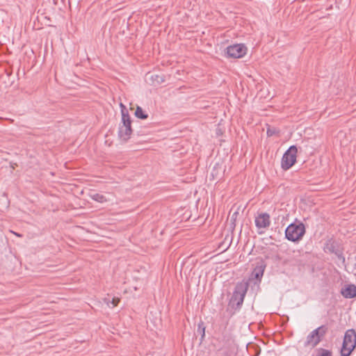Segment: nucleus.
Wrapping results in <instances>:
<instances>
[{"label": "nucleus", "mask_w": 356, "mask_h": 356, "mask_svg": "<svg viewBox=\"0 0 356 356\" xmlns=\"http://www.w3.org/2000/svg\"><path fill=\"white\" fill-rule=\"evenodd\" d=\"M298 149L296 145H291L283 154L281 167L284 170L290 169L296 162Z\"/></svg>", "instance_id": "6"}, {"label": "nucleus", "mask_w": 356, "mask_h": 356, "mask_svg": "<svg viewBox=\"0 0 356 356\" xmlns=\"http://www.w3.org/2000/svg\"><path fill=\"white\" fill-rule=\"evenodd\" d=\"M247 50L244 44H235L228 46L225 49V54L227 58H240L246 54Z\"/></svg>", "instance_id": "8"}, {"label": "nucleus", "mask_w": 356, "mask_h": 356, "mask_svg": "<svg viewBox=\"0 0 356 356\" xmlns=\"http://www.w3.org/2000/svg\"><path fill=\"white\" fill-rule=\"evenodd\" d=\"M270 217L268 213H261L255 217V225L258 229H265L270 225Z\"/></svg>", "instance_id": "9"}, {"label": "nucleus", "mask_w": 356, "mask_h": 356, "mask_svg": "<svg viewBox=\"0 0 356 356\" xmlns=\"http://www.w3.org/2000/svg\"><path fill=\"white\" fill-rule=\"evenodd\" d=\"M13 234H15V235H17V236H21V235H20V234H17V233H15V232H13Z\"/></svg>", "instance_id": "21"}, {"label": "nucleus", "mask_w": 356, "mask_h": 356, "mask_svg": "<svg viewBox=\"0 0 356 356\" xmlns=\"http://www.w3.org/2000/svg\"><path fill=\"white\" fill-rule=\"evenodd\" d=\"M305 232V226L302 222H292L285 229V238L291 242H299Z\"/></svg>", "instance_id": "3"}, {"label": "nucleus", "mask_w": 356, "mask_h": 356, "mask_svg": "<svg viewBox=\"0 0 356 356\" xmlns=\"http://www.w3.org/2000/svg\"><path fill=\"white\" fill-rule=\"evenodd\" d=\"M134 115L137 118L140 120H145L148 118L147 113L139 106H136Z\"/></svg>", "instance_id": "13"}, {"label": "nucleus", "mask_w": 356, "mask_h": 356, "mask_svg": "<svg viewBox=\"0 0 356 356\" xmlns=\"http://www.w3.org/2000/svg\"><path fill=\"white\" fill-rule=\"evenodd\" d=\"M323 250L325 252L334 254L342 263H345V257L343 254L342 250L339 248V244L333 238H330L326 241L324 244Z\"/></svg>", "instance_id": "7"}, {"label": "nucleus", "mask_w": 356, "mask_h": 356, "mask_svg": "<svg viewBox=\"0 0 356 356\" xmlns=\"http://www.w3.org/2000/svg\"><path fill=\"white\" fill-rule=\"evenodd\" d=\"M265 267V265L261 264L260 266H257L254 268L252 275L254 277V279L257 280H261L264 275Z\"/></svg>", "instance_id": "11"}, {"label": "nucleus", "mask_w": 356, "mask_h": 356, "mask_svg": "<svg viewBox=\"0 0 356 356\" xmlns=\"http://www.w3.org/2000/svg\"><path fill=\"white\" fill-rule=\"evenodd\" d=\"M231 243H232V239L230 240V242H229V244L227 247H226V248L225 249V250H226L227 249H228V248L231 245Z\"/></svg>", "instance_id": "20"}, {"label": "nucleus", "mask_w": 356, "mask_h": 356, "mask_svg": "<svg viewBox=\"0 0 356 356\" xmlns=\"http://www.w3.org/2000/svg\"><path fill=\"white\" fill-rule=\"evenodd\" d=\"M356 347V331L354 329L348 330L344 334L341 356H350Z\"/></svg>", "instance_id": "4"}, {"label": "nucleus", "mask_w": 356, "mask_h": 356, "mask_svg": "<svg viewBox=\"0 0 356 356\" xmlns=\"http://www.w3.org/2000/svg\"><path fill=\"white\" fill-rule=\"evenodd\" d=\"M317 351H318L317 356H332V352L330 350L320 348L317 350Z\"/></svg>", "instance_id": "17"}, {"label": "nucleus", "mask_w": 356, "mask_h": 356, "mask_svg": "<svg viewBox=\"0 0 356 356\" xmlns=\"http://www.w3.org/2000/svg\"><path fill=\"white\" fill-rule=\"evenodd\" d=\"M238 214L239 213L238 211H235L232 213V215L230 217V228L232 229H234V228L236 227V221Z\"/></svg>", "instance_id": "16"}, {"label": "nucleus", "mask_w": 356, "mask_h": 356, "mask_svg": "<svg viewBox=\"0 0 356 356\" xmlns=\"http://www.w3.org/2000/svg\"><path fill=\"white\" fill-rule=\"evenodd\" d=\"M120 302V299L119 298H113V300H112V305H113V307H115L118 305Z\"/></svg>", "instance_id": "19"}, {"label": "nucleus", "mask_w": 356, "mask_h": 356, "mask_svg": "<svg viewBox=\"0 0 356 356\" xmlns=\"http://www.w3.org/2000/svg\"><path fill=\"white\" fill-rule=\"evenodd\" d=\"M205 328L206 327L204 326V322L202 321H200L197 325V334H200L201 335V342L203 341L204 338L205 337Z\"/></svg>", "instance_id": "15"}, {"label": "nucleus", "mask_w": 356, "mask_h": 356, "mask_svg": "<svg viewBox=\"0 0 356 356\" xmlns=\"http://www.w3.org/2000/svg\"><path fill=\"white\" fill-rule=\"evenodd\" d=\"M355 268L356 269V264H355Z\"/></svg>", "instance_id": "23"}, {"label": "nucleus", "mask_w": 356, "mask_h": 356, "mask_svg": "<svg viewBox=\"0 0 356 356\" xmlns=\"http://www.w3.org/2000/svg\"><path fill=\"white\" fill-rule=\"evenodd\" d=\"M277 134H278V131L275 128H270V127L268 128V129H267V136H272Z\"/></svg>", "instance_id": "18"}, {"label": "nucleus", "mask_w": 356, "mask_h": 356, "mask_svg": "<svg viewBox=\"0 0 356 356\" xmlns=\"http://www.w3.org/2000/svg\"><path fill=\"white\" fill-rule=\"evenodd\" d=\"M327 327L323 325L311 332L307 337L305 346H311L312 348L316 347L324 337L327 332Z\"/></svg>", "instance_id": "5"}, {"label": "nucleus", "mask_w": 356, "mask_h": 356, "mask_svg": "<svg viewBox=\"0 0 356 356\" xmlns=\"http://www.w3.org/2000/svg\"><path fill=\"white\" fill-rule=\"evenodd\" d=\"M122 120L118 130V136L124 142L128 141L133 132L131 119L126 106L120 103Z\"/></svg>", "instance_id": "2"}, {"label": "nucleus", "mask_w": 356, "mask_h": 356, "mask_svg": "<svg viewBox=\"0 0 356 356\" xmlns=\"http://www.w3.org/2000/svg\"><path fill=\"white\" fill-rule=\"evenodd\" d=\"M90 197L92 200L100 203H104L107 201V199L104 195L97 193H91Z\"/></svg>", "instance_id": "14"}, {"label": "nucleus", "mask_w": 356, "mask_h": 356, "mask_svg": "<svg viewBox=\"0 0 356 356\" xmlns=\"http://www.w3.org/2000/svg\"><path fill=\"white\" fill-rule=\"evenodd\" d=\"M152 83L154 85H159L165 82V79L163 75L151 74L149 78Z\"/></svg>", "instance_id": "12"}, {"label": "nucleus", "mask_w": 356, "mask_h": 356, "mask_svg": "<svg viewBox=\"0 0 356 356\" xmlns=\"http://www.w3.org/2000/svg\"><path fill=\"white\" fill-rule=\"evenodd\" d=\"M341 293L345 298H356V286L353 284L346 285L342 289Z\"/></svg>", "instance_id": "10"}, {"label": "nucleus", "mask_w": 356, "mask_h": 356, "mask_svg": "<svg viewBox=\"0 0 356 356\" xmlns=\"http://www.w3.org/2000/svg\"><path fill=\"white\" fill-rule=\"evenodd\" d=\"M258 233H259V234H263V233H264V232H258Z\"/></svg>", "instance_id": "22"}, {"label": "nucleus", "mask_w": 356, "mask_h": 356, "mask_svg": "<svg viewBox=\"0 0 356 356\" xmlns=\"http://www.w3.org/2000/svg\"><path fill=\"white\" fill-rule=\"evenodd\" d=\"M248 287V283L245 282H238L236 284L226 309V312L230 317L241 309Z\"/></svg>", "instance_id": "1"}]
</instances>
